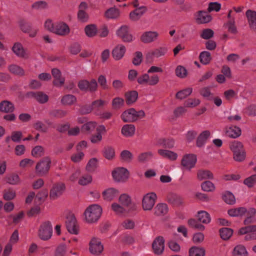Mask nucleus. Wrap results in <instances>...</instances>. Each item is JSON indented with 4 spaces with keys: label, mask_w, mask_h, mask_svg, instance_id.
<instances>
[{
    "label": "nucleus",
    "mask_w": 256,
    "mask_h": 256,
    "mask_svg": "<svg viewBox=\"0 0 256 256\" xmlns=\"http://www.w3.org/2000/svg\"><path fill=\"white\" fill-rule=\"evenodd\" d=\"M76 102V97L72 94H66L61 99V103L64 106H72Z\"/></svg>",
    "instance_id": "473e14b6"
},
{
    "label": "nucleus",
    "mask_w": 256,
    "mask_h": 256,
    "mask_svg": "<svg viewBox=\"0 0 256 256\" xmlns=\"http://www.w3.org/2000/svg\"><path fill=\"white\" fill-rule=\"evenodd\" d=\"M225 134L229 138H236L241 135L242 131L239 127L231 126L226 128Z\"/></svg>",
    "instance_id": "aec40b11"
},
{
    "label": "nucleus",
    "mask_w": 256,
    "mask_h": 256,
    "mask_svg": "<svg viewBox=\"0 0 256 256\" xmlns=\"http://www.w3.org/2000/svg\"><path fill=\"white\" fill-rule=\"evenodd\" d=\"M98 165V160L96 158H92L90 160L86 166V170L88 172H92L95 170Z\"/></svg>",
    "instance_id": "052dcab7"
},
{
    "label": "nucleus",
    "mask_w": 256,
    "mask_h": 256,
    "mask_svg": "<svg viewBox=\"0 0 256 256\" xmlns=\"http://www.w3.org/2000/svg\"><path fill=\"white\" fill-rule=\"evenodd\" d=\"M201 188L202 190L206 192H214L216 187L214 184L210 181H205L201 184Z\"/></svg>",
    "instance_id": "3c124183"
},
{
    "label": "nucleus",
    "mask_w": 256,
    "mask_h": 256,
    "mask_svg": "<svg viewBox=\"0 0 256 256\" xmlns=\"http://www.w3.org/2000/svg\"><path fill=\"white\" fill-rule=\"evenodd\" d=\"M16 196V191L12 188L4 190L3 192V198L4 200H12Z\"/></svg>",
    "instance_id": "09e8293b"
},
{
    "label": "nucleus",
    "mask_w": 256,
    "mask_h": 256,
    "mask_svg": "<svg viewBox=\"0 0 256 256\" xmlns=\"http://www.w3.org/2000/svg\"><path fill=\"white\" fill-rule=\"evenodd\" d=\"M8 70L12 73L14 74L22 76L24 74V70L21 67L16 64L10 66Z\"/></svg>",
    "instance_id": "864d4df0"
},
{
    "label": "nucleus",
    "mask_w": 256,
    "mask_h": 256,
    "mask_svg": "<svg viewBox=\"0 0 256 256\" xmlns=\"http://www.w3.org/2000/svg\"><path fill=\"white\" fill-rule=\"evenodd\" d=\"M112 176L115 181L124 182L128 178L129 172L124 168H118L112 171Z\"/></svg>",
    "instance_id": "9d476101"
},
{
    "label": "nucleus",
    "mask_w": 256,
    "mask_h": 256,
    "mask_svg": "<svg viewBox=\"0 0 256 256\" xmlns=\"http://www.w3.org/2000/svg\"><path fill=\"white\" fill-rule=\"evenodd\" d=\"M137 80L142 85L155 86L158 83L160 78L157 74L150 76L148 74H144L139 76Z\"/></svg>",
    "instance_id": "423d86ee"
},
{
    "label": "nucleus",
    "mask_w": 256,
    "mask_h": 256,
    "mask_svg": "<svg viewBox=\"0 0 256 256\" xmlns=\"http://www.w3.org/2000/svg\"><path fill=\"white\" fill-rule=\"evenodd\" d=\"M154 154L152 152H146L140 154L138 156V162H144L150 160L153 156Z\"/></svg>",
    "instance_id": "8fccbe9b"
},
{
    "label": "nucleus",
    "mask_w": 256,
    "mask_h": 256,
    "mask_svg": "<svg viewBox=\"0 0 256 256\" xmlns=\"http://www.w3.org/2000/svg\"><path fill=\"white\" fill-rule=\"evenodd\" d=\"M158 153L163 158H168L172 160H174L178 158V154L176 152L166 150H159Z\"/></svg>",
    "instance_id": "c756f323"
},
{
    "label": "nucleus",
    "mask_w": 256,
    "mask_h": 256,
    "mask_svg": "<svg viewBox=\"0 0 256 256\" xmlns=\"http://www.w3.org/2000/svg\"><path fill=\"white\" fill-rule=\"evenodd\" d=\"M197 178L200 180H212L214 178L212 173L208 170H199L197 172Z\"/></svg>",
    "instance_id": "c85d7f7f"
},
{
    "label": "nucleus",
    "mask_w": 256,
    "mask_h": 256,
    "mask_svg": "<svg viewBox=\"0 0 256 256\" xmlns=\"http://www.w3.org/2000/svg\"><path fill=\"white\" fill-rule=\"evenodd\" d=\"M65 189V184L62 182H58L54 184L50 190V198L52 200L57 199L62 194Z\"/></svg>",
    "instance_id": "f8f14e48"
},
{
    "label": "nucleus",
    "mask_w": 256,
    "mask_h": 256,
    "mask_svg": "<svg viewBox=\"0 0 256 256\" xmlns=\"http://www.w3.org/2000/svg\"><path fill=\"white\" fill-rule=\"evenodd\" d=\"M145 116V112L140 110L136 111L134 108H129L124 111L121 115V118L125 122H134L138 119L142 118Z\"/></svg>",
    "instance_id": "f03ea898"
},
{
    "label": "nucleus",
    "mask_w": 256,
    "mask_h": 256,
    "mask_svg": "<svg viewBox=\"0 0 256 256\" xmlns=\"http://www.w3.org/2000/svg\"><path fill=\"white\" fill-rule=\"evenodd\" d=\"M168 212V206L165 204H158L154 208V214L158 216L166 214Z\"/></svg>",
    "instance_id": "f704fd0d"
},
{
    "label": "nucleus",
    "mask_w": 256,
    "mask_h": 256,
    "mask_svg": "<svg viewBox=\"0 0 256 256\" xmlns=\"http://www.w3.org/2000/svg\"><path fill=\"white\" fill-rule=\"evenodd\" d=\"M222 200L228 204H233L236 202L234 195L229 191L225 192L222 196Z\"/></svg>",
    "instance_id": "79ce46f5"
},
{
    "label": "nucleus",
    "mask_w": 256,
    "mask_h": 256,
    "mask_svg": "<svg viewBox=\"0 0 256 256\" xmlns=\"http://www.w3.org/2000/svg\"><path fill=\"white\" fill-rule=\"evenodd\" d=\"M157 196L155 192H151L145 194L142 201V208L144 210H151L156 202Z\"/></svg>",
    "instance_id": "20e7f679"
},
{
    "label": "nucleus",
    "mask_w": 256,
    "mask_h": 256,
    "mask_svg": "<svg viewBox=\"0 0 256 256\" xmlns=\"http://www.w3.org/2000/svg\"><path fill=\"white\" fill-rule=\"evenodd\" d=\"M96 126V122H89L82 126V130L86 133L90 134L94 130Z\"/></svg>",
    "instance_id": "de8ad7c7"
},
{
    "label": "nucleus",
    "mask_w": 256,
    "mask_h": 256,
    "mask_svg": "<svg viewBox=\"0 0 256 256\" xmlns=\"http://www.w3.org/2000/svg\"><path fill=\"white\" fill-rule=\"evenodd\" d=\"M102 212V208L97 204L89 206L84 210L85 221L88 224H94L100 219Z\"/></svg>",
    "instance_id": "f257e3e1"
},
{
    "label": "nucleus",
    "mask_w": 256,
    "mask_h": 256,
    "mask_svg": "<svg viewBox=\"0 0 256 256\" xmlns=\"http://www.w3.org/2000/svg\"><path fill=\"white\" fill-rule=\"evenodd\" d=\"M233 256H248L246 248L243 245H238L234 247L232 252Z\"/></svg>",
    "instance_id": "72a5a7b5"
},
{
    "label": "nucleus",
    "mask_w": 256,
    "mask_h": 256,
    "mask_svg": "<svg viewBox=\"0 0 256 256\" xmlns=\"http://www.w3.org/2000/svg\"><path fill=\"white\" fill-rule=\"evenodd\" d=\"M126 51V48L124 45L118 44L112 51V57L115 60H120L123 58Z\"/></svg>",
    "instance_id": "412c9836"
},
{
    "label": "nucleus",
    "mask_w": 256,
    "mask_h": 256,
    "mask_svg": "<svg viewBox=\"0 0 256 256\" xmlns=\"http://www.w3.org/2000/svg\"><path fill=\"white\" fill-rule=\"evenodd\" d=\"M168 52L166 47H160L148 51L146 54V58L148 62L152 61L154 58H158L164 56Z\"/></svg>",
    "instance_id": "9b49d317"
},
{
    "label": "nucleus",
    "mask_w": 256,
    "mask_h": 256,
    "mask_svg": "<svg viewBox=\"0 0 256 256\" xmlns=\"http://www.w3.org/2000/svg\"><path fill=\"white\" fill-rule=\"evenodd\" d=\"M32 154L36 158L40 157L44 154V149L42 146H36L32 150Z\"/></svg>",
    "instance_id": "bf43d9fd"
},
{
    "label": "nucleus",
    "mask_w": 256,
    "mask_h": 256,
    "mask_svg": "<svg viewBox=\"0 0 256 256\" xmlns=\"http://www.w3.org/2000/svg\"><path fill=\"white\" fill-rule=\"evenodd\" d=\"M103 154L104 158L107 160H112L115 156L114 149L112 146H106L103 150Z\"/></svg>",
    "instance_id": "ea45409f"
},
{
    "label": "nucleus",
    "mask_w": 256,
    "mask_h": 256,
    "mask_svg": "<svg viewBox=\"0 0 256 256\" xmlns=\"http://www.w3.org/2000/svg\"><path fill=\"white\" fill-rule=\"evenodd\" d=\"M146 10L147 8L146 6L138 7L130 12V18L132 21H138Z\"/></svg>",
    "instance_id": "6ab92c4d"
},
{
    "label": "nucleus",
    "mask_w": 256,
    "mask_h": 256,
    "mask_svg": "<svg viewBox=\"0 0 256 256\" xmlns=\"http://www.w3.org/2000/svg\"><path fill=\"white\" fill-rule=\"evenodd\" d=\"M211 19V16L205 12H200L196 20L198 23L205 24L210 22Z\"/></svg>",
    "instance_id": "c03bdc74"
},
{
    "label": "nucleus",
    "mask_w": 256,
    "mask_h": 256,
    "mask_svg": "<svg viewBox=\"0 0 256 256\" xmlns=\"http://www.w3.org/2000/svg\"><path fill=\"white\" fill-rule=\"evenodd\" d=\"M246 15L250 28L256 30V12L248 10L246 12Z\"/></svg>",
    "instance_id": "4be33fe9"
},
{
    "label": "nucleus",
    "mask_w": 256,
    "mask_h": 256,
    "mask_svg": "<svg viewBox=\"0 0 256 256\" xmlns=\"http://www.w3.org/2000/svg\"><path fill=\"white\" fill-rule=\"evenodd\" d=\"M254 232H256V225H250L242 228L238 231V233L240 234H245Z\"/></svg>",
    "instance_id": "6e6d98bb"
},
{
    "label": "nucleus",
    "mask_w": 256,
    "mask_h": 256,
    "mask_svg": "<svg viewBox=\"0 0 256 256\" xmlns=\"http://www.w3.org/2000/svg\"><path fill=\"white\" fill-rule=\"evenodd\" d=\"M70 32V28L66 22L62 21L55 22L54 33L60 36H66Z\"/></svg>",
    "instance_id": "4468645a"
},
{
    "label": "nucleus",
    "mask_w": 256,
    "mask_h": 256,
    "mask_svg": "<svg viewBox=\"0 0 256 256\" xmlns=\"http://www.w3.org/2000/svg\"><path fill=\"white\" fill-rule=\"evenodd\" d=\"M230 148L234 153L244 150L242 144L238 141L232 142L230 145Z\"/></svg>",
    "instance_id": "e2e57ef3"
},
{
    "label": "nucleus",
    "mask_w": 256,
    "mask_h": 256,
    "mask_svg": "<svg viewBox=\"0 0 256 256\" xmlns=\"http://www.w3.org/2000/svg\"><path fill=\"white\" fill-rule=\"evenodd\" d=\"M52 226L48 221L43 222L40 226L38 230L39 238L44 241L50 240L52 236Z\"/></svg>",
    "instance_id": "7ed1b4c3"
},
{
    "label": "nucleus",
    "mask_w": 256,
    "mask_h": 256,
    "mask_svg": "<svg viewBox=\"0 0 256 256\" xmlns=\"http://www.w3.org/2000/svg\"><path fill=\"white\" fill-rule=\"evenodd\" d=\"M92 181V176L88 174L83 175L78 180V184L82 186H86Z\"/></svg>",
    "instance_id": "680f3d73"
},
{
    "label": "nucleus",
    "mask_w": 256,
    "mask_h": 256,
    "mask_svg": "<svg viewBox=\"0 0 256 256\" xmlns=\"http://www.w3.org/2000/svg\"><path fill=\"white\" fill-rule=\"evenodd\" d=\"M210 132L208 130L202 132L198 138L196 140V145L198 147H201L206 143V140L210 136Z\"/></svg>",
    "instance_id": "c9c22d12"
},
{
    "label": "nucleus",
    "mask_w": 256,
    "mask_h": 256,
    "mask_svg": "<svg viewBox=\"0 0 256 256\" xmlns=\"http://www.w3.org/2000/svg\"><path fill=\"white\" fill-rule=\"evenodd\" d=\"M12 50L19 58H24L26 56V51L20 42H15L12 48Z\"/></svg>",
    "instance_id": "b1692460"
},
{
    "label": "nucleus",
    "mask_w": 256,
    "mask_h": 256,
    "mask_svg": "<svg viewBox=\"0 0 256 256\" xmlns=\"http://www.w3.org/2000/svg\"><path fill=\"white\" fill-rule=\"evenodd\" d=\"M52 74L54 78V84L56 86H61L64 82V79L61 77V72L60 70L57 68H54L52 70Z\"/></svg>",
    "instance_id": "5701e85b"
},
{
    "label": "nucleus",
    "mask_w": 256,
    "mask_h": 256,
    "mask_svg": "<svg viewBox=\"0 0 256 256\" xmlns=\"http://www.w3.org/2000/svg\"><path fill=\"white\" fill-rule=\"evenodd\" d=\"M136 128L134 125L126 124L124 125L121 130L122 134L125 137H131L135 133Z\"/></svg>",
    "instance_id": "a878e982"
},
{
    "label": "nucleus",
    "mask_w": 256,
    "mask_h": 256,
    "mask_svg": "<svg viewBox=\"0 0 256 256\" xmlns=\"http://www.w3.org/2000/svg\"><path fill=\"white\" fill-rule=\"evenodd\" d=\"M118 201L120 204L126 208L129 207L132 204L131 198L126 194H122L118 198Z\"/></svg>",
    "instance_id": "58836bf2"
},
{
    "label": "nucleus",
    "mask_w": 256,
    "mask_h": 256,
    "mask_svg": "<svg viewBox=\"0 0 256 256\" xmlns=\"http://www.w3.org/2000/svg\"><path fill=\"white\" fill-rule=\"evenodd\" d=\"M197 162L196 156L194 154H186L184 155L181 160L182 166L188 170L194 168Z\"/></svg>",
    "instance_id": "0eeeda50"
},
{
    "label": "nucleus",
    "mask_w": 256,
    "mask_h": 256,
    "mask_svg": "<svg viewBox=\"0 0 256 256\" xmlns=\"http://www.w3.org/2000/svg\"><path fill=\"white\" fill-rule=\"evenodd\" d=\"M244 184L248 188H252L256 184V174H253L244 181Z\"/></svg>",
    "instance_id": "0e129e2a"
},
{
    "label": "nucleus",
    "mask_w": 256,
    "mask_h": 256,
    "mask_svg": "<svg viewBox=\"0 0 256 256\" xmlns=\"http://www.w3.org/2000/svg\"><path fill=\"white\" fill-rule=\"evenodd\" d=\"M89 250L94 255L98 256L104 250V246L98 238L94 237L89 242Z\"/></svg>",
    "instance_id": "6e6552de"
},
{
    "label": "nucleus",
    "mask_w": 256,
    "mask_h": 256,
    "mask_svg": "<svg viewBox=\"0 0 256 256\" xmlns=\"http://www.w3.org/2000/svg\"><path fill=\"white\" fill-rule=\"evenodd\" d=\"M244 112L250 116H256V105L254 104H250L245 108Z\"/></svg>",
    "instance_id": "774afa93"
},
{
    "label": "nucleus",
    "mask_w": 256,
    "mask_h": 256,
    "mask_svg": "<svg viewBox=\"0 0 256 256\" xmlns=\"http://www.w3.org/2000/svg\"><path fill=\"white\" fill-rule=\"evenodd\" d=\"M119 194L118 190L110 188H108L102 192L103 198L106 201H111L116 198Z\"/></svg>",
    "instance_id": "a211bd4d"
},
{
    "label": "nucleus",
    "mask_w": 256,
    "mask_h": 256,
    "mask_svg": "<svg viewBox=\"0 0 256 256\" xmlns=\"http://www.w3.org/2000/svg\"><path fill=\"white\" fill-rule=\"evenodd\" d=\"M158 37V33L156 31H146L142 34L140 40L144 44H150L156 41Z\"/></svg>",
    "instance_id": "2eb2a0df"
},
{
    "label": "nucleus",
    "mask_w": 256,
    "mask_h": 256,
    "mask_svg": "<svg viewBox=\"0 0 256 256\" xmlns=\"http://www.w3.org/2000/svg\"><path fill=\"white\" fill-rule=\"evenodd\" d=\"M224 26L227 28L228 30L230 33L235 34L237 32L234 18H230L229 21L224 24Z\"/></svg>",
    "instance_id": "603ef678"
},
{
    "label": "nucleus",
    "mask_w": 256,
    "mask_h": 256,
    "mask_svg": "<svg viewBox=\"0 0 256 256\" xmlns=\"http://www.w3.org/2000/svg\"><path fill=\"white\" fill-rule=\"evenodd\" d=\"M206 251L204 248L194 246L189 250V256H204Z\"/></svg>",
    "instance_id": "2f4dec72"
},
{
    "label": "nucleus",
    "mask_w": 256,
    "mask_h": 256,
    "mask_svg": "<svg viewBox=\"0 0 256 256\" xmlns=\"http://www.w3.org/2000/svg\"><path fill=\"white\" fill-rule=\"evenodd\" d=\"M192 92V88H188L178 92L176 95V97L177 99L182 100L190 95Z\"/></svg>",
    "instance_id": "a19ab883"
},
{
    "label": "nucleus",
    "mask_w": 256,
    "mask_h": 256,
    "mask_svg": "<svg viewBox=\"0 0 256 256\" xmlns=\"http://www.w3.org/2000/svg\"><path fill=\"white\" fill-rule=\"evenodd\" d=\"M200 62L203 64H207L210 63L212 60L210 52L208 51H204L200 53Z\"/></svg>",
    "instance_id": "49530a36"
},
{
    "label": "nucleus",
    "mask_w": 256,
    "mask_h": 256,
    "mask_svg": "<svg viewBox=\"0 0 256 256\" xmlns=\"http://www.w3.org/2000/svg\"><path fill=\"white\" fill-rule=\"evenodd\" d=\"M84 31L86 35L90 38L96 35L98 32V29L96 25L89 24L85 27Z\"/></svg>",
    "instance_id": "a18cd8bd"
},
{
    "label": "nucleus",
    "mask_w": 256,
    "mask_h": 256,
    "mask_svg": "<svg viewBox=\"0 0 256 256\" xmlns=\"http://www.w3.org/2000/svg\"><path fill=\"white\" fill-rule=\"evenodd\" d=\"M200 94L204 98H207L208 100L212 99V94L210 92V87H204L200 90Z\"/></svg>",
    "instance_id": "338daca9"
},
{
    "label": "nucleus",
    "mask_w": 256,
    "mask_h": 256,
    "mask_svg": "<svg viewBox=\"0 0 256 256\" xmlns=\"http://www.w3.org/2000/svg\"><path fill=\"white\" fill-rule=\"evenodd\" d=\"M66 226L68 230L71 234H77L78 233V226L76 220L73 214H70L67 218Z\"/></svg>",
    "instance_id": "ddd939ff"
},
{
    "label": "nucleus",
    "mask_w": 256,
    "mask_h": 256,
    "mask_svg": "<svg viewBox=\"0 0 256 256\" xmlns=\"http://www.w3.org/2000/svg\"><path fill=\"white\" fill-rule=\"evenodd\" d=\"M197 217L198 220L204 224H208L211 220L210 215L206 211L202 210L198 212Z\"/></svg>",
    "instance_id": "e433bc0d"
},
{
    "label": "nucleus",
    "mask_w": 256,
    "mask_h": 256,
    "mask_svg": "<svg viewBox=\"0 0 256 256\" xmlns=\"http://www.w3.org/2000/svg\"><path fill=\"white\" fill-rule=\"evenodd\" d=\"M116 34L124 42H130L134 40L133 36L130 32L129 28L125 25L121 26L117 30Z\"/></svg>",
    "instance_id": "1a4fd4ad"
},
{
    "label": "nucleus",
    "mask_w": 256,
    "mask_h": 256,
    "mask_svg": "<svg viewBox=\"0 0 256 256\" xmlns=\"http://www.w3.org/2000/svg\"><path fill=\"white\" fill-rule=\"evenodd\" d=\"M124 104V100L123 98L116 97L112 100V107L115 109H118L122 107Z\"/></svg>",
    "instance_id": "69168bd1"
},
{
    "label": "nucleus",
    "mask_w": 256,
    "mask_h": 256,
    "mask_svg": "<svg viewBox=\"0 0 256 256\" xmlns=\"http://www.w3.org/2000/svg\"><path fill=\"white\" fill-rule=\"evenodd\" d=\"M220 234L222 239L228 240L232 235L233 230L230 228H224L220 230Z\"/></svg>",
    "instance_id": "37998d69"
},
{
    "label": "nucleus",
    "mask_w": 256,
    "mask_h": 256,
    "mask_svg": "<svg viewBox=\"0 0 256 256\" xmlns=\"http://www.w3.org/2000/svg\"><path fill=\"white\" fill-rule=\"evenodd\" d=\"M200 103V100L198 98H189L184 102L185 107L194 108L198 106Z\"/></svg>",
    "instance_id": "13d9d810"
},
{
    "label": "nucleus",
    "mask_w": 256,
    "mask_h": 256,
    "mask_svg": "<svg viewBox=\"0 0 256 256\" xmlns=\"http://www.w3.org/2000/svg\"><path fill=\"white\" fill-rule=\"evenodd\" d=\"M111 208L116 214H121L125 212L124 206L116 202H114L112 204Z\"/></svg>",
    "instance_id": "4d7b16f0"
},
{
    "label": "nucleus",
    "mask_w": 256,
    "mask_h": 256,
    "mask_svg": "<svg viewBox=\"0 0 256 256\" xmlns=\"http://www.w3.org/2000/svg\"><path fill=\"white\" fill-rule=\"evenodd\" d=\"M152 248L156 254H162L164 249V240L163 238L159 236L156 238L152 242Z\"/></svg>",
    "instance_id": "dca6fc26"
},
{
    "label": "nucleus",
    "mask_w": 256,
    "mask_h": 256,
    "mask_svg": "<svg viewBox=\"0 0 256 256\" xmlns=\"http://www.w3.org/2000/svg\"><path fill=\"white\" fill-rule=\"evenodd\" d=\"M246 209L244 207L232 208L228 210V214L230 216H242L246 214Z\"/></svg>",
    "instance_id": "7c9ffc66"
},
{
    "label": "nucleus",
    "mask_w": 256,
    "mask_h": 256,
    "mask_svg": "<svg viewBox=\"0 0 256 256\" xmlns=\"http://www.w3.org/2000/svg\"><path fill=\"white\" fill-rule=\"evenodd\" d=\"M138 97L137 92L134 90L126 94V102L128 105H130L135 102Z\"/></svg>",
    "instance_id": "4c0bfd02"
},
{
    "label": "nucleus",
    "mask_w": 256,
    "mask_h": 256,
    "mask_svg": "<svg viewBox=\"0 0 256 256\" xmlns=\"http://www.w3.org/2000/svg\"><path fill=\"white\" fill-rule=\"evenodd\" d=\"M28 96L34 97L40 104L46 103L48 100V96L42 92H31L28 94Z\"/></svg>",
    "instance_id": "393cba45"
},
{
    "label": "nucleus",
    "mask_w": 256,
    "mask_h": 256,
    "mask_svg": "<svg viewBox=\"0 0 256 256\" xmlns=\"http://www.w3.org/2000/svg\"><path fill=\"white\" fill-rule=\"evenodd\" d=\"M14 109V104L8 100H4L0 103V111L5 113L12 112Z\"/></svg>",
    "instance_id": "cd10ccee"
},
{
    "label": "nucleus",
    "mask_w": 256,
    "mask_h": 256,
    "mask_svg": "<svg viewBox=\"0 0 256 256\" xmlns=\"http://www.w3.org/2000/svg\"><path fill=\"white\" fill-rule=\"evenodd\" d=\"M66 246L65 244H62L56 248L54 253V256H66Z\"/></svg>",
    "instance_id": "5fc2aeb1"
},
{
    "label": "nucleus",
    "mask_w": 256,
    "mask_h": 256,
    "mask_svg": "<svg viewBox=\"0 0 256 256\" xmlns=\"http://www.w3.org/2000/svg\"><path fill=\"white\" fill-rule=\"evenodd\" d=\"M51 160L48 157H44L36 166V172L38 176L46 174L50 168Z\"/></svg>",
    "instance_id": "39448f33"
},
{
    "label": "nucleus",
    "mask_w": 256,
    "mask_h": 256,
    "mask_svg": "<svg viewBox=\"0 0 256 256\" xmlns=\"http://www.w3.org/2000/svg\"><path fill=\"white\" fill-rule=\"evenodd\" d=\"M88 8V6L86 2H82L80 4L78 12V18L80 22H86L88 20V14L86 12Z\"/></svg>",
    "instance_id": "f3484780"
},
{
    "label": "nucleus",
    "mask_w": 256,
    "mask_h": 256,
    "mask_svg": "<svg viewBox=\"0 0 256 256\" xmlns=\"http://www.w3.org/2000/svg\"><path fill=\"white\" fill-rule=\"evenodd\" d=\"M120 16V10L116 7L110 8L104 12V16L108 19H116Z\"/></svg>",
    "instance_id": "bb28decb"
}]
</instances>
